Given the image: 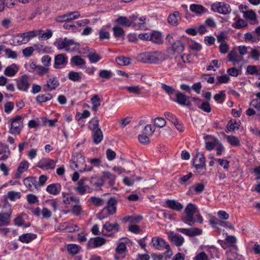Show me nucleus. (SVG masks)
I'll use <instances>...</instances> for the list:
<instances>
[{
	"instance_id": "1",
	"label": "nucleus",
	"mask_w": 260,
	"mask_h": 260,
	"mask_svg": "<svg viewBox=\"0 0 260 260\" xmlns=\"http://www.w3.org/2000/svg\"><path fill=\"white\" fill-rule=\"evenodd\" d=\"M167 58V55L161 51L145 52L139 55V60L145 63L158 64Z\"/></svg>"
},
{
	"instance_id": "2",
	"label": "nucleus",
	"mask_w": 260,
	"mask_h": 260,
	"mask_svg": "<svg viewBox=\"0 0 260 260\" xmlns=\"http://www.w3.org/2000/svg\"><path fill=\"white\" fill-rule=\"evenodd\" d=\"M70 167L72 169H77L80 172L85 171H90L92 170V168H86L85 157L80 153H76L72 156Z\"/></svg>"
},
{
	"instance_id": "3",
	"label": "nucleus",
	"mask_w": 260,
	"mask_h": 260,
	"mask_svg": "<svg viewBox=\"0 0 260 260\" xmlns=\"http://www.w3.org/2000/svg\"><path fill=\"white\" fill-rule=\"evenodd\" d=\"M10 128L9 133L13 135H18L23 128V119L20 115L11 118L9 120Z\"/></svg>"
},
{
	"instance_id": "4",
	"label": "nucleus",
	"mask_w": 260,
	"mask_h": 260,
	"mask_svg": "<svg viewBox=\"0 0 260 260\" xmlns=\"http://www.w3.org/2000/svg\"><path fill=\"white\" fill-rule=\"evenodd\" d=\"M197 208L196 205L192 203H189L185 209V216L184 222L189 225L192 226L195 222L193 218L194 214L197 212Z\"/></svg>"
},
{
	"instance_id": "5",
	"label": "nucleus",
	"mask_w": 260,
	"mask_h": 260,
	"mask_svg": "<svg viewBox=\"0 0 260 260\" xmlns=\"http://www.w3.org/2000/svg\"><path fill=\"white\" fill-rule=\"evenodd\" d=\"M117 201L114 198H110L108 203L107 205L98 214V217L100 219H103L107 217V215H105L104 212L107 211L109 215H113L116 211Z\"/></svg>"
},
{
	"instance_id": "6",
	"label": "nucleus",
	"mask_w": 260,
	"mask_h": 260,
	"mask_svg": "<svg viewBox=\"0 0 260 260\" xmlns=\"http://www.w3.org/2000/svg\"><path fill=\"white\" fill-rule=\"evenodd\" d=\"M36 37V32L32 30L16 35L13 37V41L18 45H22L27 43L30 39Z\"/></svg>"
},
{
	"instance_id": "7",
	"label": "nucleus",
	"mask_w": 260,
	"mask_h": 260,
	"mask_svg": "<svg viewBox=\"0 0 260 260\" xmlns=\"http://www.w3.org/2000/svg\"><path fill=\"white\" fill-rule=\"evenodd\" d=\"M211 9L214 12L225 15L231 12V9L229 4L223 2H216L211 5Z\"/></svg>"
},
{
	"instance_id": "8",
	"label": "nucleus",
	"mask_w": 260,
	"mask_h": 260,
	"mask_svg": "<svg viewBox=\"0 0 260 260\" xmlns=\"http://www.w3.org/2000/svg\"><path fill=\"white\" fill-rule=\"evenodd\" d=\"M57 160L48 158L41 159L37 164V167L44 170H53L56 166Z\"/></svg>"
},
{
	"instance_id": "9",
	"label": "nucleus",
	"mask_w": 260,
	"mask_h": 260,
	"mask_svg": "<svg viewBox=\"0 0 260 260\" xmlns=\"http://www.w3.org/2000/svg\"><path fill=\"white\" fill-rule=\"evenodd\" d=\"M68 62V57L65 54H57L54 57L53 67L55 69H60L64 68Z\"/></svg>"
},
{
	"instance_id": "10",
	"label": "nucleus",
	"mask_w": 260,
	"mask_h": 260,
	"mask_svg": "<svg viewBox=\"0 0 260 260\" xmlns=\"http://www.w3.org/2000/svg\"><path fill=\"white\" fill-rule=\"evenodd\" d=\"M59 86V82L55 76H52L46 80V84L43 85L44 91H51L55 90Z\"/></svg>"
},
{
	"instance_id": "11",
	"label": "nucleus",
	"mask_w": 260,
	"mask_h": 260,
	"mask_svg": "<svg viewBox=\"0 0 260 260\" xmlns=\"http://www.w3.org/2000/svg\"><path fill=\"white\" fill-rule=\"evenodd\" d=\"M127 248L125 243L119 242L117 243L114 254V260H122L125 257Z\"/></svg>"
},
{
	"instance_id": "12",
	"label": "nucleus",
	"mask_w": 260,
	"mask_h": 260,
	"mask_svg": "<svg viewBox=\"0 0 260 260\" xmlns=\"http://www.w3.org/2000/svg\"><path fill=\"white\" fill-rule=\"evenodd\" d=\"M30 85L29 78L26 75L21 76L17 81V87L19 90L22 91L27 92Z\"/></svg>"
},
{
	"instance_id": "13",
	"label": "nucleus",
	"mask_w": 260,
	"mask_h": 260,
	"mask_svg": "<svg viewBox=\"0 0 260 260\" xmlns=\"http://www.w3.org/2000/svg\"><path fill=\"white\" fill-rule=\"evenodd\" d=\"M133 27L136 29H143L146 27V16H133L131 17Z\"/></svg>"
},
{
	"instance_id": "14",
	"label": "nucleus",
	"mask_w": 260,
	"mask_h": 260,
	"mask_svg": "<svg viewBox=\"0 0 260 260\" xmlns=\"http://www.w3.org/2000/svg\"><path fill=\"white\" fill-rule=\"evenodd\" d=\"M151 244L153 247L157 250H162L166 248L170 250L171 248L169 244H167L165 241L161 238L154 237L151 239Z\"/></svg>"
},
{
	"instance_id": "15",
	"label": "nucleus",
	"mask_w": 260,
	"mask_h": 260,
	"mask_svg": "<svg viewBox=\"0 0 260 260\" xmlns=\"http://www.w3.org/2000/svg\"><path fill=\"white\" fill-rule=\"evenodd\" d=\"M80 13L78 11L70 12L56 17V20L59 22L69 21L79 18Z\"/></svg>"
},
{
	"instance_id": "16",
	"label": "nucleus",
	"mask_w": 260,
	"mask_h": 260,
	"mask_svg": "<svg viewBox=\"0 0 260 260\" xmlns=\"http://www.w3.org/2000/svg\"><path fill=\"white\" fill-rule=\"evenodd\" d=\"M193 164L197 170L204 168L206 163L204 154L201 153H198L193 160Z\"/></svg>"
},
{
	"instance_id": "17",
	"label": "nucleus",
	"mask_w": 260,
	"mask_h": 260,
	"mask_svg": "<svg viewBox=\"0 0 260 260\" xmlns=\"http://www.w3.org/2000/svg\"><path fill=\"white\" fill-rule=\"evenodd\" d=\"M192 100L194 102L196 106L204 112L209 113L211 111V108L208 102L203 101L202 100L197 98H192Z\"/></svg>"
},
{
	"instance_id": "18",
	"label": "nucleus",
	"mask_w": 260,
	"mask_h": 260,
	"mask_svg": "<svg viewBox=\"0 0 260 260\" xmlns=\"http://www.w3.org/2000/svg\"><path fill=\"white\" fill-rule=\"evenodd\" d=\"M204 139L205 140L206 148L208 150L213 149L219 143V141L217 139L210 135H206L204 136Z\"/></svg>"
},
{
	"instance_id": "19",
	"label": "nucleus",
	"mask_w": 260,
	"mask_h": 260,
	"mask_svg": "<svg viewBox=\"0 0 260 260\" xmlns=\"http://www.w3.org/2000/svg\"><path fill=\"white\" fill-rule=\"evenodd\" d=\"M29 164L26 160H23L20 162L18 165L17 171L14 175V178L19 179L21 177V174L27 171L28 169Z\"/></svg>"
},
{
	"instance_id": "20",
	"label": "nucleus",
	"mask_w": 260,
	"mask_h": 260,
	"mask_svg": "<svg viewBox=\"0 0 260 260\" xmlns=\"http://www.w3.org/2000/svg\"><path fill=\"white\" fill-rule=\"evenodd\" d=\"M105 242V239L101 237L91 238L88 242V247L89 248H97L104 245Z\"/></svg>"
},
{
	"instance_id": "21",
	"label": "nucleus",
	"mask_w": 260,
	"mask_h": 260,
	"mask_svg": "<svg viewBox=\"0 0 260 260\" xmlns=\"http://www.w3.org/2000/svg\"><path fill=\"white\" fill-rule=\"evenodd\" d=\"M176 99L175 100L177 103L183 106H190V98L184 94L178 92L176 93Z\"/></svg>"
},
{
	"instance_id": "22",
	"label": "nucleus",
	"mask_w": 260,
	"mask_h": 260,
	"mask_svg": "<svg viewBox=\"0 0 260 260\" xmlns=\"http://www.w3.org/2000/svg\"><path fill=\"white\" fill-rule=\"evenodd\" d=\"M69 39L59 38L54 43V46L58 50H64L67 52Z\"/></svg>"
},
{
	"instance_id": "23",
	"label": "nucleus",
	"mask_w": 260,
	"mask_h": 260,
	"mask_svg": "<svg viewBox=\"0 0 260 260\" xmlns=\"http://www.w3.org/2000/svg\"><path fill=\"white\" fill-rule=\"evenodd\" d=\"M150 41L156 44H161L163 43V38L161 32L156 30L150 31Z\"/></svg>"
},
{
	"instance_id": "24",
	"label": "nucleus",
	"mask_w": 260,
	"mask_h": 260,
	"mask_svg": "<svg viewBox=\"0 0 260 260\" xmlns=\"http://www.w3.org/2000/svg\"><path fill=\"white\" fill-rule=\"evenodd\" d=\"M169 238L171 242L177 247L182 246L184 242V239L181 235L174 233H171L169 236Z\"/></svg>"
},
{
	"instance_id": "25",
	"label": "nucleus",
	"mask_w": 260,
	"mask_h": 260,
	"mask_svg": "<svg viewBox=\"0 0 260 260\" xmlns=\"http://www.w3.org/2000/svg\"><path fill=\"white\" fill-rule=\"evenodd\" d=\"M228 59L233 62V65L236 66L237 63L243 60V58L235 50H232L228 55Z\"/></svg>"
},
{
	"instance_id": "26",
	"label": "nucleus",
	"mask_w": 260,
	"mask_h": 260,
	"mask_svg": "<svg viewBox=\"0 0 260 260\" xmlns=\"http://www.w3.org/2000/svg\"><path fill=\"white\" fill-rule=\"evenodd\" d=\"M36 34V37H39L40 41L48 40L52 36V32L50 29H47L46 32L42 29H37L33 30Z\"/></svg>"
},
{
	"instance_id": "27",
	"label": "nucleus",
	"mask_w": 260,
	"mask_h": 260,
	"mask_svg": "<svg viewBox=\"0 0 260 260\" xmlns=\"http://www.w3.org/2000/svg\"><path fill=\"white\" fill-rule=\"evenodd\" d=\"M24 185L30 191L36 189L38 186L36 179L34 177H27L23 180Z\"/></svg>"
},
{
	"instance_id": "28",
	"label": "nucleus",
	"mask_w": 260,
	"mask_h": 260,
	"mask_svg": "<svg viewBox=\"0 0 260 260\" xmlns=\"http://www.w3.org/2000/svg\"><path fill=\"white\" fill-rule=\"evenodd\" d=\"M19 70V67L15 63H13L5 69L4 74L8 77H13L17 73Z\"/></svg>"
},
{
	"instance_id": "29",
	"label": "nucleus",
	"mask_w": 260,
	"mask_h": 260,
	"mask_svg": "<svg viewBox=\"0 0 260 260\" xmlns=\"http://www.w3.org/2000/svg\"><path fill=\"white\" fill-rule=\"evenodd\" d=\"M27 218V216L24 213L18 215L14 219L15 225L18 226H24L25 227H28L30 223H25V219H26Z\"/></svg>"
},
{
	"instance_id": "30",
	"label": "nucleus",
	"mask_w": 260,
	"mask_h": 260,
	"mask_svg": "<svg viewBox=\"0 0 260 260\" xmlns=\"http://www.w3.org/2000/svg\"><path fill=\"white\" fill-rule=\"evenodd\" d=\"M166 203L168 207L175 211H180L183 208V205L175 200H167Z\"/></svg>"
},
{
	"instance_id": "31",
	"label": "nucleus",
	"mask_w": 260,
	"mask_h": 260,
	"mask_svg": "<svg viewBox=\"0 0 260 260\" xmlns=\"http://www.w3.org/2000/svg\"><path fill=\"white\" fill-rule=\"evenodd\" d=\"M61 185L59 183H53L49 184L46 187V191L52 195L58 194L61 190Z\"/></svg>"
},
{
	"instance_id": "32",
	"label": "nucleus",
	"mask_w": 260,
	"mask_h": 260,
	"mask_svg": "<svg viewBox=\"0 0 260 260\" xmlns=\"http://www.w3.org/2000/svg\"><path fill=\"white\" fill-rule=\"evenodd\" d=\"M83 76V74L81 72L71 71L68 74L69 79L73 82L80 81Z\"/></svg>"
},
{
	"instance_id": "33",
	"label": "nucleus",
	"mask_w": 260,
	"mask_h": 260,
	"mask_svg": "<svg viewBox=\"0 0 260 260\" xmlns=\"http://www.w3.org/2000/svg\"><path fill=\"white\" fill-rule=\"evenodd\" d=\"M170 49L173 53H181L184 50V45L181 41H176L172 44Z\"/></svg>"
},
{
	"instance_id": "34",
	"label": "nucleus",
	"mask_w": 260,
	"mask_h": 260,
	"mask_svg": "<svg viewBox=\"0 0 260 260\" xmlns=\"http://www.w3.org/2000/svg\"><path fill=\"white\" fill-rule=\"evenodd\" d=\"M233 20L234 22L232 24L233 28L242 29L247 26V22L242 18L236 17Z\"/></svg>"
},
{
	"instance_id": "35",
	"label": "nucleus",
	"mask_w": 260,
	"mask_h": 260,
	"mask_svg": "<svg viewBox=\"0 0 260 260\" xmlns=\"http://www.w3.org/2000/svg\"><path fill=\"white\" fill-rule=\"evenodd\" d=\"M37 238V235L31 233H26L20 235L19 240L22 243H28Z\"/></svg>"
},
{
	"instance_id": "36",
	"label": "nucleus",
	"mask_w": 260,
	"mask_h": 260,
	"mask_svg": "<svg viewBox=\"0 0 260 260\" xmlns=\"http://www.w3.org/2000/svg\"><path fill=\"white\" fill-rule=\"evenodd\" d=\"M11 212L0 213V226L8 225L10 220Z\"/></svg>"
},
{
	"instance_id": "37",
	"label": "nucleus",
	"mask_w": 260,
	"mask_h": 260,
	"mask_svg": "<svg viewBox=\"0 0 260 260\" xmlns=\"http://www.w3.org/2000/svg\"><path fill=\"white\" fill-rule=\"evenodd\" d=\"M80 47V45L79 43L72 39H69L67 52L79 51L80 53H82V52L79 50Z\"/></svg>"
},
{
	"instance_id": "38",
	"label": "nucleus",
	"mask_w": 260,
	"mask_h": 260,
	"mask_svg": "<svg viewBox=\"0 0 260 260\" xmlns=\"http://www.w3.org/2000/svg\"><path fill=\"white\" fill-rule=\"evenodd\" d=\"M71 64L72 66L81 67L85 64V61L80 56L75 55L71 59Z\"/></svg>"
},
{
	"instance_id": "39",
	"label": "nucleus",
	"mask_w": 260,
	"mask_h": 260,
	"mask_svg": "<svg viewBox=\"0 0 260 260\" xmlns=\"http://www.w3.org/2000/svg\"><path fill=\"white\" fill-rule=\"evenodd\" d=\"M87 180V178H84L80 179L77 183L78 186L75 188V190L81 195H83L86 193V190L84 188V182Z\"/></svg>"
},
{
	"instance_id": "40",
	"label": "nucleus",
	"mask_w": 260,
	"mask_h": 260,
	"mask_svg": "<svg viewBox=\"0 0 260 260\" xmlns=\"http://www.w3.org/2000/svg\"><path fill=\"white\" fill-rule=\"evenodd\" d=\"M104 230L107 232L118 231L119 230V225L116 222L111 223L107 222L103 225V232H104Z\"/></svg>"
},
{
	"instance_id": "41",
	"label": "nucleus",
	"mask_w": 260,
	"mask_h": 260,
	"mask_svg": "<svg viewBox=\"0 0 260 260\" xmlns=\"http://www.w3.org/2000/svg\"><path fill=\"white\" fill-rule=\"evenodd\" d=\"M143 219L141 215L127 216L122 219L123 222H129L132 223H136L139 222Z\"/></svg>"
},
{
	"instance_id": "42",
	"label": "nucleus",
	"mask_w": 260,
	"mask_h": 260,
	"mask_svg": "<svg viewBox=\"0 0 260 260\" xmlns=\"http://www.w3.org/2000/svg\"><path fill=\"white\" fill-rule=\"evenodd\" d=\"M87 56L91 63H96L102 58L101 56L94 50L89 51Z\"/></svg>"
},
{
	"instance_id": "43",
	"label": "nucleus",
	"mask_w": 260,
	"mask_h": 260,
	"mask_svg": "<svg viewBox=\"0 0 260 260\" xmlns=\"http://www.w3.org/2000/svg\"><path fill=\"white\" fill-rule=\"evenodd\" d=\"M90 182L93 190L96 189L97 187L102 186L104 184V180L101 177H92Z\"/></svg>"
},
{
	"instance_id": "44",
	"label": "nucleus",
	"mask_w": 260,
	"mask_h": 260,
	"mask_svg": "<svg viewBox=\"0 0 260 260\" xmlns=\"http://www.w3.org/2000/svg\"><path fill=\"white\" fill-rule=\"evenodd\" d=\"M92 138L94 144H99L103 139V135L101 129L92 132Z\"/></svg>"
},
{
	"instance_id": "45",
	"label": "nucleus",
	"mask_w": 260,
	"mask_h": 260,
	"mask_svg": "<svg viewBox=\"0 0 260 260\" xmlns=\"http://www.w3.org/2000/svg\"><path fill=\"white\" fill-rule=\"evenodd\" d=\"M240 122L235 120H230L226 125V128L228 131H233L239 128Z\"/></svg>"
},
{
	"instance_id": "46",
	"label": "nucleus",
	"mask_w": 260,
	"mask_h": 260,
	"mask_svg": "<svg viewBox=\"0 0 260 260\" xmlns=\"http://www.w3.org/2000/svg\"><path fill=\"white\" fill-rule=\"evenodd\" d=\"M189 8L191 11L197 14L201 15L205 12V8L201 5L192 4Z\"/></svg>"
},
{
	"instance_id": "47",
	"label": "nucleus",
	"mask_w": 260,
	"mask_h": 260,
	"mask_svg": "<svg viewBox=\"0 0 260 260\" xmlns=\"http://www.w3.org/2000/svg\"><path fill=\"white\" fill-rule=\"evenodd\" d=\"M88 127L92 132L101 129L97 118H92L89 121Z\"/></svg>"
},
{
	"instance_id": "48",
	"label": "nucleus",
	"mask_w": 260,
	"mask_h": 260,
	"mask_svg": "<svg viewBox=\"0 0 260 260\" xmlns=\"http://www.w3.org/2000/svg\"><path fill=\"white\" fill-rule=\"evenodd\" d=\"M180 19L179 13L175 12L169 16L168 21L171 24H177Z\"/></svg>"
},
{
	"instance_id": "49",
	"label": "nucleus",
	"mask_w": 260,
	"mask_h": 260,
	"mask_svg": "<svg viewBox=\"0 0 260 260\" xmlns=\"http://www.w3.org/2000/svg\"><path fill=\"white\" fill-rule=\"evenodd\" d=\"M115 61L120 66H128L131 63V59L123 56L116 57Z\"/></svg>"
},
{
	"instance_id": "50",
	"label": "nucleus",
	"mask_w": 260,
	"mask_h": 260,
	"mask_svg": "<svg viewBox=\"0 0 260 260\" xmlns=\"http://www.w3.org/2000/svg\"><path fill=\"white\" fill-rule=\"evenodd\" d=\"M53 96L50 93H47L44 94L39 95L36 98V102L38 103H45L48 101L51 100Z\"/></svg>"
},
{
	"instance_id": "51",
	"label": "nucleus",
	"mask_w": 260,
	"mask_h": 260,
	"mask_svg": "<svg viewBox=\"0 0 260 260\" xmlns=\"http://www.w3.org/2000/svg\"><path fill=\"white\" fill-rule=\"evenodd\" d=\"M88 201L96 207L102 206L105 204V201L103 199L94 196L91 197Z\"/></svg>"
},
{
	"instance_id": "52",
	"label": "nucleus",
	"mask_w": 260,
	"mask_h": 260,
	"mask_svg": "<svg viewBox=\"0 0 260 260\" xmlns=\"http://www.w3.org/2000/svg\"><path fill=\"white\" fill-rule=\"evenodd\" d=\"M116 22L122 26L128 27L132 25V20H129L126 17L120 16L116 20Z\"/></svg>"
},
{
	"instance_id": "53",
	"label": "nucleus",
	"mask_w": 260,
	"mask_h": 260,
	"mask_svg": "<svg viewBox=\"0 0 260 260\" xmlns=\"http://www.w3.org/2000/svg\"><path fill=\"white\" fill-rule=\"evenodd\" d=\"M243 17L245 19L250 21L256 20V14L253 10H247L243 12Z\"/></svg>"
},
{
	"instance_id": "54",
	"label": "nucleus",
	"mask_w": 260,
	"mask_h": 260,
	"mask_svg": "<svg viewBox=\"0 0 260 260\" xmlns=\"http://www.w3.org/2000/svg\"><path fill=\"white\" fill-rule=\"evenodd\" d=\"M20 197L21 193L19 191H10L6 195V198L11 201H15L16 200L20 199Z\"/></svg>"
},
{
	"instance_id": "55",
	"label": "nucleus",
	"mask_w": 260,
	"mask_h": 260,
	"mask_svg": "<svg viewBox=\"0 0 260 260\" xmlns=\"http://www.w3.org/2000/svg\"><path fill=\"white\" fill-rule=\"evenodd\" d=\"M90 101L92 104V110L96 111L101 105L100 98L98 95L95 94L91 98Z\"/></svg>"
},
{
	"instance_id": "56",
	"label": "nucleus",
	"mask_w": 260,
	"mask_h": 260,
	"mask_svg": "<svg viewBox=\"0 0 260 260\" xmlns=\"http://www.w3.org/2000/svg\"><path fill=\"white\" fill-rule=\"evenodd\" d=\"M49 68L41 65H38L35 74L40 76H43L47 75L49 73Z\"/></svg>"
},
{
	"instance_id": "57",
	"label": "nucleus",
	"mask_w": 260,
	"mask_h": 260,
	"mask_svg": "<svg viewBox=\"0 0 260 260\" xmlns=\"http://www.w3.org/2000/svg\"><path fill=\"white\" fill-rule=\"evenodd\" d=\"M80 246L76 244H71L68 245L67 246L68 251L73 255L77 254L80 250Z\"/></svg>"
},
{
	"instance_id": "58",
	"label": "nucleus",
	"mask_w": 260,
	"mask_h": 260,
	"mask_svg": "<svg viewBox=\"0 0 260 260\" xmlns=\"http://www.w3.org/2000/svg\"><path fill=\"white\" fill-rule=\"evenodd\" d=\"M161 88L170 96L174 94L176 95V93L178 92L172 86H169L165 84H162Z\"/></svg>"
},
{
	"instance_id": "59",
	"label": "nucleus",
	"mask_w": 260,
	"mask_h": 260,
	"mask_svg": "<svg viewBox=\"0 0 260 260\" xmlns=\"http://www.w3.org/2000/svg\"><path fill=\"white\" fill-rule=\"evenodd\" d=\"M113 31L114 36L116 38H122L124 35L123 29L119 26H114L113 28Z\"/></svg>"
},
{
	"instance_id": "60",
	"label": "nucleus",
	"mask_w": 260,
	"mask_h": 260,
	"mask_svg": "<svg viewBox=\"0 0 260 260\" xmlns=\"http://www.w3.org/2000/svg\"><path fill=\"white\" fill-rule=\"evenodd\" d=\"M82 211V208L80 203L72 206L71 210V213L75 216L80 215L81 214Z\"/></svg>"
},
{
	"instance_id": "61",
	"label": "nucleus",
	"mask_w": 260,
	"mask_h": 260,
	"mask_svg": "<svg viewBox=\"0 0 260 260\" xmlns=\"http://www.w3.org/2000/svg\"><path fill=\"white\" fill-rule=\"evenodd\" d=\"M227 141L231 145L233 146H238L240 145V141L238 137L234 136H226Z\"/></svg>"
},
{
	"instance_id": "62",
	"label": "nucleus",
	"mask_w": 260,
	"mask_h": 260,
	"mask_svg": "<svg viewBox=\"0 0 260 260\" xmlns=\"http://www.w3.org/2000/svg\"><path fill=\"white\" fill-rule=\"evenodd\" d=\"M134 177L135 175H133L131 177L124 176L122 179V182L125 185L128 186H132L134 185L135 182L136 181V179Z\"/></svg>"
},
{
	"instance_id": "63",
	"label": "nucleus",
	"mask_w": 260,
	"mask_h": 260,
	"mask_svg": "<svg viewBox=\"0 0 260 260\" xmlns=\"http://www.w3.org/2000/svg\"><path fill=\"white\" fill-rule=\"evenodd\" d=\"M99 76L102 78L109 79L112 76V72L110 70H101L99 72Z\"/></svg>"
},
{
	"instance_id": "64",
	"label": "nucleus",
	"mask_w": 260,
	"mask_h": 260,
	"mask_svg": "<svg viewBox=\"0 0 260 260\" xmlns=\"http://www.w3.org/2000/svg\"><path fill=\"white\" fill-rule=\"evenodd\" d=\"M99 39L100 40L108 39L110 37L109 32L106 30L105 27H102L99 32Z\"/></svg>"
}]
</instances>
